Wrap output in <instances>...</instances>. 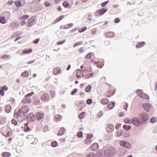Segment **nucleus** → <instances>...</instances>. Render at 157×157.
Returning a JSON list of instances; mask_svg holds the SVG:
<instances>
[{
    "label": "nucleus",
    "mask_w": 157,
    "mask_h": 157,
    "mask_svg": "<svg viewBox=\"0 0 157 157\" xmlns=\"http://www.w3.org/2000/svg\"><path fill=\"white\" fill-rule=\"evenodd\" d=\"M6 21L5 18L4 17H0V23L2 24H4L6 23Z\"/></svg>",
    "instance_id": "obj_27"
},
{
    "label": "nucleus",
    "mask_w": 157,
    "mask_h": 157,
    "mask_svg": "<svg viewBox=\"0 0 157 157\" xmlns=\"http://www.w3.org/2000/svg\"><path fill=\"white\" fill-rule=\"evenodd\" d=\"M65 132V129L63 128H61L59 131L58 135L59 136H61Z\"/></svg>",
    "instance_id": "obj_21"
},
{
    "label": "nucleus",
    "mask_w": 157,
    "mask_h": 157,
    "mask_svg": "<svg viewBox=\"0 0 157 157\" xmlns=\"http://www.w3.org/2000/svg\"><path fill=\"white\" fill-rule=\"evenodd\" d=\"M60 71V69L59 68H55L53 71V73L54 74L56 75L59 74Z\"/></svg>",
    "instance_id": "obj_18"
},
{
    "label": "nucleus",
    "mask_w": 157,
    "mask_h": 157,
    "mask_svg": "<svg viewBox=\"0 0 157 157\" xmlns=\"http://www.w3.org/2000/svg\"><path fill=\"white\" fill-rule=\"evenodd\" d=\"M77 135L79 138H81L82 136V132L81 131H79L77 133Z\"/></svg>",
    "instance_id": "obj_51"
},
{
    "label": "nucleus",
    "mask_w": 157,
    "mask_h": 157,
    "mask_svg": "<svg viewBox=\"0 0 157 157\" xmlns=\"http://www.w3.org/2000/svg\"><path fill=\"white\" fill-rule=\"evenodd\" d=\"M29 17V16L28 15H24L21 16V19H22L26 20Z\"/></svg>",
    "instance_id": "obj_52"
},
{
    "label": "nucleus",
    "mask_w": 157,
    "mask_h": 157,
    "mask_svg": "<svg viewBox=\"0 0 157 157\" xmlns=\"http://www.w3.org/2000/svg\"><path fill=\"white\" fill-rule=\"evenodd\" d=\"M101 102L103 105H105L109 102V100L107 98H104L101 100Z\"/></svg>",
    "instance_id": "obj_29"
},
{
    "label": "nucleus",
    "mask_w": 157,
    "mask_h": 157,
    "mask_svg": "<svg viewBox=\"0 0 157 157\" xmlns=\"http://www.w3.org/2000/svg\"><path fill=\"white\" fill-rule=\"evenodd\" d=\"M63 5L65 8H68L70 4L67 1H65L63 3Z\"/></svg>",
    "instance_id": "obj_39"
},
{
    "label": "nucleus",
    "mask_w": 157,
    "mask_h": 157,
    "mask_svg": "<svg viewBox=\"0 0 157 157\" xmlns=\"http://www.w3.org/2000/svg\"><path fill=\"white\" fill-rule=\"evenodd\" d=\"M36 23V19L35 17H32L28 21L26 25L28 27H31Z\"/></svg>",
    "instance_id": "obj_6"
},
{
    "label": "nucleus",
    "mask_w": 157,
    "mask_h": 157,
    "mask_svg": "<svg viewBox=\"0 0 157 157\" xmlns=\"http://www.w3.org/2000/svg\"><path fill=\"white\" fill-rule=\"evenodd\" d=\"M36 117L37 119L40 120L43 117V114L41 113L38 112L36 114Z\"/></svg>",
    "instance_id": "obj_16"
},
{
    "label": "nucleus",
    "mask_w": 157,
    "mask_h": 157,
    "mask_svg": "<svg viewBox=\"0 0 157 157\" xmlns=\"http://www.w3.org/2000/svg\"><path fill=\"white\" fill-rule=\"evenodd\" d=\"M97 32V30L95 29H91V33L93 35H95Z\"/></svg>",
    "instance_id": "obj_54"
},
{
    "label": "nucleus",
    "mask_w": 157,
    "mask_h": 157,
    "mask_svg": "<svg viewBox=\"0 0 157 157\" xmlns=\"http://www.w3.org/2000/svg\"><path fill=\"white\" fill-rule=\"evenodd\" d=\"M91 88V86L90 85H88V86H87L85 89V91L86 92H90Z\"/></svg>",
    "instance_id": "obj_46"
},
{
    "label": "nucleus",
    "mask_w": 157,
    "mask_h": 157,
    "mask_svg": "<svg viewBox=\"0 0 157 157\" xmlns=\"http://www.w3.org/2000/svg\"><path fill=\"white\" fill-rule=\"evenodd\" d=\"M96 156L93 152H90L88 153L86 157H96Z\"/></svg>",
    "instance_id": "obj_34"
},
{
    "label": "nucleus",
    "mask_w": 157,
    "mask_h": 157,
    "mask_svg": "<svg viewBox=\"0 0 157 157\" xmlns=\"http://www.w3.org/2000/svg\"><path fill=\"white\" fill-rule=\"evenodd\" d=\"M10 55L6 54L4 56H0L1 59H9L10 58Z\"/></svg>",
    "instance_id": "obj_32"
},
{
    "label": "nucleus",
    "mask_w": 157,
    "mask_h": 157,
    "mask_svg": "<svg viewBox=\"0 0 157 157\" xmlns=\"http://www.w3.org/2000/svg\"><path fill=\"white\" fill-rule=\"evenodd\" d=\"M99 147L98 145L96 143L93 144L90 146L91 149L93 151L96 150Z\"/></svg>",
    "instance_id": "obj_14"
},
{
    "label": "nucleus",
    "mask_w": 157,
    "mask_h": 157,
    "mask_svg": "<svg viewBox=\"0 0 157 157\" xmlns=\"http://www.w3.org/2000/svg\"><path fill=\"white\" fill-rule=\"evenodd\" d=\"M57 142L56 141H54L51 143V146L52 147H55L56 146Z\"/></svg>",
    "instance_id": "obj_56"
},
{
    "label": "nucleus",
    "mask_w": 157,
    "mask_h": 157,
    "mask_svg": "<svg viewBox=\"0 0 157 157\" xmlns=\"http://www.w3.org/2000/svg\"><path fill=\"white\" fill-rule=\"evenodd\" d=\"M93 73H91L90 74H87L85 76L84 78L85 79H89L90 78L92 77L93 76Z\"/></svg>",
    "instance_id": "obj_42"
},
{
    "label": "nucleus",
    "mask_w": 157,
    "mask_h": 157,
    "mask_svg": "<svg viewBox=\"0 0 157 157\" xmlns=\"http://www.w3.org/2000/svg\"><path fill=\"white\" fill-rule=\"evenodd\" d=\"M44 5L45 6L47 7H49L51 5L50 3L49 2L47 1H45L44 2Z\"/></svg>",
    "instance_id": "obj_60"
},
{
    "label": "nucleus",
    "mask_w": 157,
    "mask_h": 157,
    "mask_svg": "<svg viewBox=\"0 0 157 157\" xmlns=\"http://www.w3.org/2000/svg\"><path fill=\"white\" fill-rule=\"evenodd\" d=\"M97 66L98 67L101 68L103 66V64L102 63L100 62L97 64Z\"/></svg>",
    "instance_id": "obj_58"
},
{
    "label": "nucleus",
    "mask_w": 157,
    "mask_h": 157,
    "mask_svg": "<svg viewBox=\"0 0 157 157\" xmlns=\"http://www.w3.org/2000/svg\"><path fill=\"white\" fill-rule=\"evenodd\" d=\"M34 94L33 92H32L29 93L27 94L25 96V97L26 98L27 97H30Z\"/></svg>",
    "instance_id": "obj_62"
},
{
    "label": "nucleus",
    "mask_w": 157,
    "mask_h": 157,
    "mask_svg": "<svg viewBox=\"0 0 157 157\" xmlns=\"http://www.w3.org/2000/svg\"><path fill=\"white\" fill-rule=\"evenodd\" d=\"M123 131L121 132H117L116 134V136L117 137H119L122 136V134Z\"/></svg>",
    "instance_id": "obj_50"
},
{
    "label": "nucleus",
    "mask_w": 157,
    "mask_h": 157,
    "mask_svg": "<svg viewBox=\"0 0 157 157\" xmlns=\"http://www.w3.org/2000/svg\"><path fill=\"white\" fill-rule=\"evenodd\" d=\"M120 144L121 146L128 149H130L132 148V144L128 142L125 140L120 141Z\"/></svg>",
    "instance_id": "obj_3"
},
{
    "label": "nucleus",
    "mask_w": 157,
    "mask_h": 157,
    "mask_svg": "<svg viewBox=\"0 0 157 157\" xmlns=\"http://www.w3.org/2000/svg\"><path fill=\"white\" fill-rule=\"evenodd\" d=\"M41 98L42 101L45 102H48L49 101V97L48 94H45L41 96Z\"/></svg>",
    "instance_id": "obj_12"
},
{
    "label": "nucleus",
    "mask_w": 157,
    "mask_h": 157,
    "mask_svg": "<svg viewBox=\"0 0 157 157\" xmlns=\"http://www.w3.org/2000/svg\"><path fill=\"white\" fill-rule=\"evenodd\" d=\"M130 133L128 132H124L122 136L124 137H128L130 136Z\"/></svg>",
    "instance_id": "obj_26"
},
{
    "label": "nucleus",
    "mask_w": 157,
    "mask_h": 157,
    "mask_svg": "<svg viewBox=\"0 0 157 157\" xmlns=\"http://www.w3.org/2000/svg\"><path fill=\"white\" fill-rule=\"evenodd\" d=\"M127 152V150L123 148H121L117 152L118 156L121 157L126 154Z\"/></svg>",
    "instance_id": "obj_9"
},
{
    "label": "nucleus",
    "mask_w": 157,
    "mask_h": 157,
    "mask_svg": "<svg viewBox=\"0 0 157 157\" xmlns=\"http://www.w3.org/2000/svg\"><path fill=\"white\" fill-rule=\"evenodd\" d=\"M103 115V113L101 111H100L97 114V117L98 118H100Z\"/></svg>",
    "instance_id": "obj_53"
},
{
    "label": "nucleus",
    "mask_w": 157,
    "mask_h": 157,
    "mask_svg": "<svg viewBox=\"0 0 157 157\" xmlns=\"http://www.w3.org/2000/svg\"><path fill=\"white\" fill-rule=\"evenodd\" d=\"M106 129L107 132H111L113 131L114 129V127L113 125L109 124L107 126Z\"/></svg>",
    "instance_id": "obj_11"
},
{
    "label": "nucleus",
    "mask_w": 157,
    "mask_h": 157,
    "mask_svg": "<svg viewBox=\"0 0 157 157\" xmlns=\"http://www.w3.org/2000/svg\"><path fill=\"white\" fill-rule=\"evenodd\" d=\"M27 139H30L31 140V142H32L31 144H32L33 143V140H35V139L33 137V136L29 135L27 136Z\"/></svg>",
    "instance_id": "obj_33"
},
{
    "label": "nucleus",
    "mask_w": 157,
    "mask_h": 157,
    "mask_svg": "<svg viewBox=\"0 0 157 157\" xmlns=\"http://www.w3.org/2000/svg\"><path fill=\"white\" fill-rule=\"evenodd\" d=\"M19 23L18 22L14 21L12 22L10 24L9 27L13 30L16 29L19 27Z\"/></svg>",
    "instance_id": "obj_8"
},
{
    "label": "nucleus",
    "mask_w": 157,
    "mask_h": 157,
    "mask_svg": "<svg viewBox=\"0 0 157 157\" xmlns=\"http://www.w3.org/2000/svg\"><path fill=\"white\" fill-rule=\"evenodd\" d=\"M131 126L129 125H124L123 126V128L126 130H128L131 129Z\"/></svg>",
    "instance_id": "obj_35"
},
{
    "label": "nucleus",
    "mask_w": 157,
    "mask_h": 157,
    "mask_svg": "<svg viewBox=\"0 0 157 157\" xmlns=\"http://www.w3.org/2000/svg\"><path fill=\"white\" fill-rule=\"evenodd\" d=\"M50 93L51 95V96L52 98H54L55 95V92L54 91H50Z\"/></svg>",
    "instance_id": "obj_59"
},
{
    "label": "nucleus",
    "mask_w": 157,
    "mask_h": 157,
    "mask_svg": "<svg viewBox=\"0 0 157 157\" xmlns=\"http://www.w3.org/2000/svg\"><path fill=\"white\" fill-rule=\"evenodd\" d=\"M61 119L62 117L60 115H56L55 116V120L57 122L61 121Z\"/></svg>",
    "instance_id": "obj_24"
},
{
    "label": "nucleus",
    "mask_w": 157,
    "mask_h": 157,
    "mask_svg": "<svg viewBox=\"0 0 157 157\" xmlns=\"http://www.w3.org/2000/svg\"><path fill=\"white\" fill-rule=\"evenodd\" d=\"M132 123L135 126H140L141 125H143L144 122L140 120L137 117H133L132 119Z\"/></svg>",
    "instance_id": "obj_4"
},
{
    "label": "nucleus",
    "mask_w": 157,
    "mask_h": 157,
    "mask_svg": "<svg viewBox=\"0 0 157 157\" xmlns=\"http://www.w3.org/2000/svg\"><path fill=\"white\" fill-rule=\"evenodd\" d=\"M93 53H89L86 56L85 58L87 59H90L91 58V57L93 56Z\"/></svg>",
    "instance_id": "obj_40"
},
{
    "label": "nucleus",
    "mask_w": 157,
    "mask_h": 157,
    "mask_svg": "<svg viewBox=\"0 0 157 157\" xmlns=\"http://www.w3.org/2000/svg\"><path fill=\"white\" fill-rule=\"evenodd\" d=\"M29 111L28 108L26 106H24L17 111H15L14 117L17 118L20 122L23 121L25 117V114Z\"/></svg>",
    "instance_id": "obj_1"
},
{
    "label": "nucleus",
    "mask_w": 157,
    "mask_h": 157,
    "mask_svg": "<svg viewBox=\"0 0 157 157\" xmlns=\"http://www.w3.org/2000/svg\"><path fill=\"white\" fill-rule=\"evenodd\" d=\"M92 102V100L91 99H89L87 100V103L88 105H90V104Z\"/></svg>",
    "instance_id": "obj_63"
},
{
    "label": "nucleus",
    "mask_w": 157,
    "mask_h": 157,
    "mask_svg": "<svg viewBox=\"0 0 157 157\" xmlns=\"http://www.w3.org/2000/svg\"><path fill=\"white\" fill-rule=\"evenodd\" d=\"M141 117L140 120L142 122H144L143 124H144L149 119V115L146 113H143L140 114Z\"/></svg>",
    "instance_id": "obj_5"
},
{
    "label": "nucleus",
    "mask_w": 157,
    "mask_h": 157,
    "mask_svg": "<svg viewBox=\"0 0 157 157\" xmlns=\"http://www.w3.org/2000/svg\"><path fill=\"white\" fill-rule=\"evenodd\" d=\"M124 122L125 123L127 124H132V120L130 118H126L124 120Z\"/></svg>",
    "instance_id": "obj_20"
},
{
    "label": "nucleus",
    "mask_w": 157,
    "mask_h": 157,
    "mask_svg": "<svg viewBox=\"0 0 157 157\" xmlns=\"http://www.w3.org/2000/svg\"><path fill=\"white\" fill-rule=\"evenodd\" d=\"M11 107L10 105H7L5 107V110L6 112L7 113H9L11 110Z\"/></svg>",
    "instance_id": "obj_28"
},
{
    "label": "nucleus",
    "mask_w": 157,
    "mask_h": 157,
    "mask_svg": "<svg viewBox=\"0 0 157 157\" xmlns=\"http://www.w3.org/2000/svg\"><path fill=\"white\" fill-rule=\"evenodd\" d=\"M105 35L106 38H112L114 36L115 34L113 32H108L105 33Z\"/></svg>",
    "instance_id": "obj_13"
},
{
    "label": "nucleus",
    "mask_w": 157,
    "mask_h": 157,
    "mask_svg": "<svg viewBox=\"0 0 157 157\" xmlns=\"http://www.w3.org/2000/svg\"><path fill=\"white\" fill-rule=\"evenodd\" d=\"M81 72V71L79 69L77 70V76L78 78H80L82 76L83 77V74L82 73V75L79 74V73Z\"/></svg>",
    "instance_id": "obj_41"
},
{
    "label": "nucleus",
    "mask_w": 157,
    "mask_h": 157,
    "mask_svg": "<svg viewBox=\"0 0 157 157\" xmlns=\"http://www.w3.org/2000/svg\"><path fill=\"white\" fill-rule=\"evenodd\" d=\"M114 102H111L109 103L107 107L109 109H112L114 107Z\"/></svg>",
    "instance_id": "obj_19"
},
{
    "label": "nucleus",
    "mask_w": 157,
    "mask_h": 157,
    "mask_svg": "<svg viewBox=\"0 0 157 157\" xmlns=\"http://www.w3.org/2000/svg\"><path fill=\"white\" fill-rule=\"evenodd\" d=\"M121 123H117L116 125V126H115L116 129H117L118 128H119V127H121Z\"/></svg>",
    "instance_id": "obj_64"
},
{
    "label": "nucleus",
    "mask_w": 157,
    "mask_h": 157,
    "mask_svg": "<svg viewBox=\"0 0 157 157\" xmlns=\"http://www.w3.org/2000/svg\"><path fill=\"white\" fill-rule=\"evenodd\" d=\"M22 33L21 32H19L17 31L16 32L14 33L12 36V37L13 38V37H16L17 36L19 35H22Z\"/></svg>",
    "instance_id": "obj_22"
},
{
    "label": "nucleus",
    "mask_w": 157,
    "mask_h": 157,
    "mask_svg": "<svg viewBox=\"0 0 157 157\" xmlns=\"http://www.w3.org/2000/svg\"><path fill=\"white\" fill-rule=\"evenodd\" d=\"M151 106L152 105L150 104L147 103H144L142 105V107L147 112H149Z\"/></svg>",
    "instance_id": "obj_10"
},
{
    "label": "nucleus",
    "mask_w": 157,
    "mask_h": 157,
    "mask_svg": "<svg viewBox=\"0 0 157 157\" xmlns=\"http://www.w3.org/2000/svg\"><path fill=\"white\" fill-rule=\"evenodd\" d=\"M107 9H102L99 10V13L100 14V15H102L104 14L105 12L107 11Z\"/></svg>",
    "instance_id": "obj_25"
},
{
    "label": "nucleus",
    "mask_w": 157,
    "mask_h": 157,
    "mask_svg": "<svg viewBox=\"0 0 157 157\" xmlns=\"http://www.w3.org/2000/svg\"><path fill=\"white\" fill-rule=\"evenodd\" d=\"M116 152V150L112 147H107L104 148V155L105 157H111Z\"/></svg>",
    "instance_id": "obj_2"
},
{
    "label": "nucleus",
    "mask_w": 157,
    "mask_h": 157,
    "mask_svg": "<svg viewBox=\"0 0 157 157\" xmlns=\"http://www.w3.org/2000/svg\"><path fill=\"white\" fill-rule=\"evenodd\" d=\"M32 52V49H30L29 50H25L23 52V53L25 54H29Z\"/></svg>",
    "instance_id": "obj_43"
},
{
    "label": "nucleus",
    "mask_w": 157,
    "mask_h": 157,
    "mask_svg": "<svg viewBox=\"0 0 157 157\" xmlns=\"http://www.w3.org/2000/svg\"><path fill=\"white\" fill-rule=\"evenodd\" d=\"M28 118L30 121H33L35 119V115L33 113H30L28 115Z\"/></svg>",
    "instance_id": "obj_15"
},
{
    "label": "nucleus",
    "mask_w": 157,
    "mask_h": 157,
    "mask_svg": "<svg viewBox=\"0 0 157 157\" xmlns=\"http://www.w3.org/2000/svg\"><path fill=\"white\" fill-rule=\"evenodd\" d=\"M6 121V118L5 116H2L0 117V124H3L5 123Z\"/></svg>",
    "instance_id": "obj_17"
},
{
    "label": "nucleus",
    "mask_w": 157,
    "mask_h": 157,
    "mask_svg": "<svg viewBox=\"0 0 157 157\" xmlns=\"http://www.w3.org/2000/svg\"><path fill=\"white\" fill-rule=\"evenodd\" d=\"M64 17V16L63 15H62L59 16L55 20L56 23L59 22V21H61L63 18Z\"/></svg>",
    "instance_id": "obj_47"
},
{
    "label": "nucleus",
    "mask_w": 157,
    "mask_h": 157,
    "mask_svg": "<svg viewBox=\"0 0 157 157\" xmlns=\"http://www.w3.org/2000/svg\"><path fill=\"white\" fill-rule=\"evenodd\" d=\"M145 44V43L144 42H141L138 44L136 45V47L138 48H140L142 47Z\"/></svg>",
    "instance_id": "obj_44"
},
{
    "label": "nucleus",
    "mask_w": 157,
    "mask_h": 157,
    "mask_svg": "<svg viewBox=\"0 0 157 157\" xmlns=\"http://www.w3.org/2000/svg\"><path fill=\"white\" fill-rule=\"evenodd\" d=\"M87 29V27H84L83 28H82L80 29H79L78 30V31L79 33H81L84 31H85L86 29Z\"/></svg>",
    "instance_id": "obj_48"
},
{
    "label": "nucleus",
    "mask_w": 157,
    "mask_h": 157,
    "mask_svg": "<svg viewBox=\"0 0 157 157\" xmlns=\"http://www.w3.org/2000/svg\"><path fill=\"white\" fill-rule=\"evenodd\" d=\"M82 42H80L74 44L73 47H75L76 46L79 45H80L82 44Z\"/></svg>",
    "instance_id": "obj_57"
},
{
    "label": "nucleus",
    "mask_w": 157,
    "mask_h": 157,
    "mask_svg": "<svg viewBox=\"0 0 157 157\" xmlns=\"http://www.w3.org/2000/svg\"><path fill=\"white\" fill-rule=\"evenodd\" d=\"M28 123H27L25 124V132H29L30 130V128L29 127L28 125Z\"/></svg>",
    "instance_id": "obj_23"
},
{
    "label": "nucleus",
    "mask_w": 157,
    "mask_h": 157,
    "mask_svg": "<svg viewBox=\"0 0 157 157\" xmlns=\"http://www.w3.org/2000/svg\"><path fill=\"white\" fill-rule=\"evenodd\" d=\"M123 107L124 109L126 111H127V108L128 107V105L127 103H124L123 104Z\"/></svg>",
    "instance_id": "obj_49"
},
{
    "label": "nucleus",
    "mask_w": 157,
    "mask_h": 157,
    "mask_svg": "<svg viewBox=\"0 0 157 157\" xmlns=\"http://www.w3.org/2000/svg\"><path fill=\"white\" fill-rule=\"evenodd\" d=\"M84 113L82 112L78 116V117L80 119H82L84 117Z\"/></svg>",
    "instance_id": "obj_55"
},
{
    "label": "nucleus",
    "mask_w": 157,
    "mask_h": 157,
    "mask_svg": "<svg viewBox=\"0 0 157 157\" xmlns=\"http://www.w3.org/2000/svg\"><path fill=\"white\" fill-rule=\"evenodd\" d=\"M157 121V119L156 117H152L150 120V122L152 123H155Z\"/></svg>",
    "instance_id": "obj_38"
},
{
    "label": "nucleus",
    "mask_w": 157,
    "mask_h": 157,
    "mask_svg": "<svg viewBox=\"0 0 157 157\" xmlns=\"http://www.w3.org/2000/svg\"><path fill=\"white\" fill-rule=\"evenodd\" d=\"M10 132L9 131H7L6 132V133L4 135H3L4 136L6 137H9L10 136Z\"/></svg>",
    "instance_id": "obj_61"
},
{
    "label": "nucleus",
    "mask_w": 157,
    "mask_h": 157,
    "mask_svg": "<svg viewBox=\"0 0 157 157\" xmlns=\"http://www.w3.org/2000/svg\"><path fill=\"white\" fill-rule=\"evenodd\" d=\"M21 75L23 77H27L28 76L29 73L28 71H25L21 74Z\"/></svg>",
    "instance_id": "obj_36"
},
{
    "label": "nucleus",
    "mask_w": 157,
    "mask_h": 157,
    "mask_svg": "<svg viewBox=\"0 0 157 157\" xmlns=\"http://www.w3.org/2000/svg\"><path fill=\"white\" fill-rule=\"evenodd\" d=\"M93 137V135L91 134H88L86 137V139L84 140V143L86 145L90 144L92 142V138Z\"/></svg>",
    "instance_id": "obj_7"
},
{
    "label": "nucleus",
    "mask_w": 157,
    "mask_h": 157,
    "mask_svg": "<svg viewBox=\"0 0 157 157\" xmlns=\"http://www.w3.org/2000/svg\"><path fill=\"white\" fill-rule=\"evenodd\" d=\"M10 155V153L8 152H4L2 153V155L4 157H9Z\"/></svg>",
    "instance_id": "obj_30"
},
{
    "label": "nucleus",
    "mask_w": 157,
    "mask_h": 157,
    "mask_svg": "<svg viewBox=\"0 0 157 157\" xmlns=\"http://www.w3.org/2000/svg\"><path fill=\"white\" fill-rule=\"evenodd\" d=\"M136 93H137L138 96L140 97L141 96V95H143V94L144 93L143 91L140 90H137L136 91Z\"/></svg>",
    "instance_id": "obj_37"
},
{
    "label": "nucleus",
    "mask_w": 157,
    "mask_h": 157,
    "mask_svg": "<svg viewBox=\"0 0 157 157\" xmlns=\"http://www.w3.org/2000/svg\"><path fill=\"white\" fill-rule=\"evenodd\" d=\"M140 97L145 99H149V96L148 95L144 93L143 94V95H141Z\"/></svg>",
    "instance_id": "obj_31"
},
{
    "label": "nucleus",
    "mask_w": 157,
    "mask_h": 157,
    "mask_svg": "<svg viewBox=\"0 0 157 157\" xmlns=\"http://www.w3.org/2000/svg\"><path fill=\"white\" fill-rule=\"evenodd\" d=\"M15 5L17 7H20L21 5V3L20 1H17L15 2Z\"/></svg>",
    "instance_id": "obj_45"
}]
</instances>
